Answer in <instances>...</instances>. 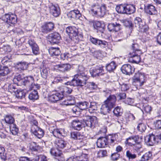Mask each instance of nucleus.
I'll return each instance as SVG.
<instances>
[{"label":"nucleus","instance_id":"1","mask_svg":"<svg viewBox=\"0 0 161 161\" xmlns=\"http://www.w3.org/2000/svg\"><path fill=\"white\" fill-rule=\"evenodd\" d=\"M89 78V76L84 68L82 66H79L77 74L74 76L71 81H68L65 83V84L73 86H82L86 84V90L91 92L93 91L96 90L98 87L97 84L93 82L86 83V81Z\"/></svg>","mask_w":161,"mask_h":161},{"label":"nucleus","instance_id":"2","mask_svg":"<svg viewBox=\"0 0 161 161\" xmlns=\"http://www.w3.org/2000/svg\"><path fill=\"white\" fill-rule=\"evenodd\" d=\"M116 97L114 95H110L102 105L100 109L101 113L103 114H108L115 106Z\"/></svg>","mask_w":161,"mask_h":161},{"label":"nucleus","instance_id":"3","mask_svg":"<svg viewBox=\"0 0 161 161\" xmlns=\"http://www.w3.org/2000/svg\"><path fill=\"white\" fill-rule=\"evenodd\" d=\"M66 32L68 35L70 39V43L74 45L77 43L79 41V36L80 35L79 33L78 29L75 26H69L66 28Z\"/></svg>","mask_w":161,"mask_h":161},{"label":"nucleus","instance_id":"4","mask_svg":"<svg viewBox=\"0 0 161 161\" xmlns=\"http://www.w3.org/2000/svg\"><path fill=\"white\" fill-rule=\"evenodd\" d=\"M115 9L119 14H133L136 10L135 5L133 4H120L117 5Z\"/></svg>","mask_w":161,"mask_h":161},{"label":"nucleus","instance_id":"5","mask_svg":"<svg viewBox=\"0 0 161 161\" xmlns=\"http://www.w3.org/2000/svg\"><path fill=\"white\" fill-rule=\"evenodd\" d=\"M142 138L138 135L131 136L127 139L125 142L126 144L133 147L136 150L142 147Z\"/></svg>","mask_w":161,"mask_h":161},{"label":"nucleus","instance_id":"6","mask_svg":"<svg viewBox=\"0 0 161 161\" xmlns=\"http://www.w3.org/2000/svg\"><path fill=\"white\" fill-rule=\"evenodd\" d=\"M91 11L93 15H97L101 17L104 16L107 11L106 5L104 4H102L101 6L98 4L92 5Z\"/></svg>","mask_w":161,"mask_h":161},{"label":"nucleus","instance_id":"7","mask_svg":"<svg viewBox=\"0 0 161 161\" xmlns=\"http://www.w3.org/2000/svg\"><path fill=\"white\" fill-rule=\"evenodd\" d=\"M72 91L71 88L65 86L63 88V92L52 94L50 97L49 99L51 102L55 103L62 99L67 95L70 94Z\"/></svg>","mask_w":161,"mask_h":161},{"label":"nucleus","instance_id":"8","mask_svg":"<svg viewBox=\"0 0 161 161\" xmlns=\"http://www.w3.org/2000/svg\"><path fill=\"white\" fill-rule=\"evenodd\" d=\"M134 24L135 27L138 28L139 31L146 32L148 29V26L139 17H136L134 19Z\"/></svg>","mask_w":161,"mask_h":161},{"label":"nucleus","instance_id":"9","mask_svg":"<svg viewBox=\"0 0 161 161\" xmlns=\"http://www.w3.org/2000/svg\"><path fill=\"white\" fill-rule=\"evenodd\" d=\"M132 80L134 85L141 86L145 82L144 75L141 73H137L133 77Z\"/></svg>","mask_w":161,"mask_h":161},{"label":"nucleus","instance_id":"10","mask_svg":"<svg viewBox=\"0 0 161 161\" xmlns=\"http://www.w3.org/2000/svg\"><path fill=\"white\" fill-rule=\"evenodd\" d=\"M2 19L9 24H15L17 22L16 16L13 14H6L2 16Z\"/></svg>","mask_w":161,"mask_h":161},{"label":"nucleus","instance_id":"11","mask_svg":"<svg viewBox=\"0 0 161 161\" xmlns=\"http://www.w3.org/2000/svg\"><path fill=\"white\" fill-rule=\"evenodd\" d=\"M103 66L101 65H97L90 69V72L92 77H96L102 75L104 74Z\"/></svg>","mask_w":161,"mask_h":161},{"label":"nucleus","instance_id":"12","mask_svg":"<svg viewBox=\"0 0 161 161\" xmlns=\"http://www.w3.org/2000/svg\"><path fill=\"white\" fill-rule=\"evenodd\" d=\"M97 119L95 116L91 117L90 116H86L83 119V123H85V125L87 127L92 128L95 127V124Z\"/></svg>","mask_w":161,"mask_h":161},{"label":"nucleus","instance_id":"13","mask_svg":"<svg viewBox=\"0 0 161 161\" xmlns=\"http://www.w3.org/2000/svg\"><path fill=\"white\" fill-rule=\"evenodd\" d=\"M10 71L7 66H1L0 68V80L4 81L7 80L8 75Z\"/></svg>","mask_w":161,"mask_h":161},{"label":"nucleus","instance_id":"14","mask_svg":"<svg viewBox=\"0 0 161 161\" xmlns=\"http://www.w3.org/2000/svg\"><path fill=\"white\" fill-rule=\"evenodd\" d=\"M139 53L130 52L129 54V61L132 63L138 64L141 61Z\"/></svg>","mask_w":161,"mask_h":161},{"label":"nucleus","instance_id":"15","mask_svg":"<svg viewBox=\"0 0 161 161\" xmlns=\"http://www.w3.org/2000/svg\"><path fill=\"white\" fill-rule=\"evenodd\" d=\"M67 16L69 19L72 20L79 19L81 16V14L77 9L71 10L67 13Z\"/></svg>","mask_w":161,"mask_h":161},{"label":"nucleus","instance_id":"16","mask_svg":"<svg viewBox=\"0 0 161 161\" xmlns=\"http://www.w3.org/2000/svg\"><path fill=\"white\" fill-rule=\"evenodd\" d=\"M49 39L51 43L58 44L61 39V37L58 33L54 32L49 35Z\"/></svg>","mask_w":161,"mask_h":161},{"label":"nucleus","instance_id":"17","mask_svg":"<svg viewBox=\"0 0 161 161\" xmlns=\"http://www.w3.org/2000/svg\"><path fill=\"white\" fill-rule=\"evenodd\" d=\"M134 68L129 64H124L121 68L122 73L128 75L131 74L134 72Z\"/></svg>","mask_w":161,"mask_h":161},{"label":"nucleus","instance_id":"18","mask_svg":"<svg viewBox=\"0 0 161 161\" xmlns=\"http://www.w3.org/2000/svg\"><path fill=\"white\" fill-rule=\"evenodd\" d=\"M50 13L53 16L57 17L60 15V11L59 7L52 4L49 7Z\"/></svg>","mask_w":161,"mask_h":161},{"label":"nucleus","instance_id":"19","mask_svg":"<svg viewBox=\"0 0 161 161\" xmlns=\"http://www.w3.org/2000/svg\"><path fill=\"white\" fill-rule=\"evenodd\" d=\"M54 28V24L53 23H46L42 27V31L43 33H47L51 31Z\"/></svg>","mask_w":161,"mask_h":161},{"label":"nucleus","instance_id":"20","mask_svg":"<svg viewBox=\"0 0 161 161\" xmlns=\"http://www.w3.org/2000/svg\"><path fill=\"white\" fill-rule=\"evenodd\" d=\"M109 140V137H99L97 142V145L98 147H104L108 144Z\"/></svg>","mask_w":161,"mask_h":161},{"label":"nucleus","instance_id":"21","mask_svg":"<svg viewBox=\"0 0 161 161\" xmlns=\"http://www.w3.org/2000/svg\"><path fill=\"white\" fill-rule=\"evenodd\" d=\"M88 156L83 154L80 156H74L69 158L66 161H88Z\"/></svg>","mask_w":161,"mask_h":161},{"label":"nucleus","instance_id":"22","mask_svg":"<svg viewBox=\"0 0 161 161\" xmlns=\"http://www.w3.org/2000/svg\"><path fill=\"white\" fill-rule=\"evenodd\" d=\"M93 27L95 29L97 30V32L103 33L105 25L101 21H95L93 22Z\"/></svg>","mask_w":161,"mask_h":161},{"label":"nucleus","instance_id":"23","mask_svg":"<svg viewBox=\"0 0 161 161\" xmlns=\"http://www.w3.org/2000/svg\"><path fill=\"white\" fill-rule=\"evenodd\" d=\"M70 136L72 139L77 140L79 142H82L84 138V136L80 132L78 131L72 132L70 133Z\"/></svg>","mask_w":161,"mask_h":161},{"label":"nucleus","instance_id":"24","mask_svg":"<svg viewBox=\"0 0 161 161\" xmlns=\"http://www.w3.org/2000/svg\"><path fill=\"white\" fill-rule=\"evenodd\" d=\"M73 128L75 130H80L82 128L84 127L82 120L75 119L73 121L72 124Z\"/></svg>","mask_w":161,"mask_h":161},{"label":"nucleus","instance_id":"25","mask_svg":"<svg viewBox=\"0 0 161 161\" xmlns=\"http://www.w3.org/2000/svg\"><path fill=\"white\" fill-rule=\"evenodd\" d=\"M121 28V25L117 22L110 23L108 25V29L109 31L117 32Z\"/></svg>","mask_w":161,"mask_h":161},{"label":"nucleus","instance_id":"26","mask_svg":"<svg viewBox=\"0 0 161 161\" xmlns=\"http://www.w3.org/2000/svg\"><path fill=\"white\" fill-rule=\"evenodd\" d=\"M40 71L42 77L45 79V81L43 82V84L45 85L47 82L46 79L50 73L49 69L48 68L43 66L41 68Z\"/></svg>","mask_w":161,"mask_h":161},{"label":"nucleus","instance_id":"27","mask_svg":"<svg viewBox=\"0 0 161 161\" xmlns=\"http://www.w3.org/2000/svg\"><path fill=\"white\" fill-rule=\"evenodd\" d=\"M34 126L31 127V130L32 133H33L36 137L38 138H42L44 135V131L41 128H38L34 129Z\"/></svg>","mask_w":161,"mask_h":161},{"label":"nucleus","instance_id":"28","mask_svg":"<svg viewBox=\"0 0 161 161\" xmlns=\"http://www.w3.org/2000/svg\"><path fill=\"white\" fill-rule=\"evenodd\" d=\"M68 142L64 139L58 138L55 141L56 146L60 149H63L66 147Z\"/></svg>","mask_w":161,"mask_h":161},{"label":"nucleus","instance_id":"29","mask_svg":"<svg viewBox=\"0 0 161 161\" xmlns=\"http://www.w3.org/2000/svg\"><path fill=\"white\" fill-rule=\"evenodd\" d=\"M146 13L151 15H154L156 16L157 14V11L155 7L152 5H149L145 8Z\"/></svg>","mask_w":161,"mask_h":161},{"label":"nucleus","instance_id":"30","mask_svg":"<svg viewBox=\"0 0 161 161\" xmlns=\"http://www.w3.org/2000/svg\"><path fill=\"white\" fill-rule=\"evenodd\" d=\"M145 141L149 146H153L156 144L155 135L153 134L146 136L145 138Z\"/></svg>","mask_w":161,"mask_h":161},{"label":"nucleus","instance_id":"31","mask_svg":"<svg viewBox=\"0 0 161 161\" xmlns=\"http://www.w3.org/2000/svg\"><path fill=\"white\" fill-rule=\"evenodd\" d=\"M48 51L50 55L53 57L59 56L61 53L60 50L58 47H51L49 48Z\"/></svg>","mask_w":161,"mask_h":161},{"label":"nucleus","instance_id":"32","mask_svg":"<svg viewBox=\"0 0 161 161\" xmlns=\"http://www.w3.org/2000/svg\"><path fill=\"white\" fill-rule=\"evenodd\" d=\"M24 76L19 74L15 75L13 79V81L18 85L21 86L23 85L24 83Z\"/></svg>","mask_w":161,"mask_h":161},{"label":"nucleus","instance_id":"33","mask_svg":"<svg viewBox=\"0 0 161 161\" xmlns=\"http://www.w3.org/2000/svg\"><path fill=\"white\" fill-rule=\"evenodd\" d=\"M59 70L65 72L69 71L71 69V65L68 64H61L58 65Z\"/></svg>","mask_w":161,"mask_h":161},{"label":"nucleus","instance_id":"34","mask_svg":"<svg viewBox=\"0 0 161 161\" xmlns=\"http://www.w3.org/2000/svg\"><path fill=\"white\" fill-rule=\"evenodd\" d=\"M34 81V79L33 76H28L25 77H24V85H28L29 86L31 85L32 86Z\"/></svg>","mask_w":161,"mask_h":161},{"label":"nucleus","instance_id":"35","mask_svg":"<svg viewBox=\"0 0 161 161\" xmlns=\"http://www.w3.org/2000/svg\"><path fill=\"white\" fill-rule=\"evenodd\" d=\"M28 65V64L27 63L21 61L17 64L16 67L19 70H23L27 69Z\"/></svg>","mask_w":161,"mask_h":161},{"label":"nucleus","instance_id":"36","mask_svg":"<svg viewBox=\"0 0 161 161\" xmlns=\"http://www.w3.org/2000/svg\"><path fill=\"white\" fill-rule=\"evenodd\" d=\"M63 132L62 129H55L53 130L52 133L55 137L60 138L62 136H64Z\"/></svg>","mask_w":161,"mask_h":161},{"label":"nucleus","instance_id":"37","mask_svg":"<svg viewBox=\"0 0 161 161\" xmlns=\"http://www.w3.org/2000/svg\"><path fill=\"white\" fill-rule=\"evenodd\" d=\"M50 152L52 156L56 157H60L62 154L61 151L56 148H51Z\"/></svg>","mask_w":161,"mask_h":161},{"label":"nucleus","instance_id":"38","mask_svg":"<svg viewBox=\"0 0 161 161\" xmlns=\"http://www.w3.org/2000/svg\"><path fill=\"white\" fill-rule=\"evenodd\" d=\"M77 104L81 110L87 109L89 105V103L86 101L79 102L77 103Z\"/></svg>","mask_w":161,"mask_h":161},{"label":"nucleus","instance_id":"39","mask_svg":"<svg viewBox=\"0 0 161 161\" xmlns=\"http://www.w3.org/2000/svg\"><path fill=\"white\" fill-rule=\"evenodd\" d=\"M28 97L30 100L33 101H35L38 99V95L37 91L35 89H34V90L29 94Z\"/></svg>","mask_w":161,"mask_h":161},{"label":"nucleus","instance_id":"40","mask_svg":"<svg viewBox=\"0 0 161 161\" xmlns=\"http://www.w3.org/2000/svg\"><path fill=\"white\" fill-rule=\"evenodd\" d=\"M117 67L115 62L112 61L106 66V69L110 72L113 71Z\"/></svg>","mask_w":161,"mask_h":161},{"label":"nucleus","instance_id":"41","mask_svg":"<svg viewBox=\"0 0 161 161\" xmlns=\"http://www.w3.org/2000/svg\"><path fill=\"white\" fill-rule=\"evenodd\" d=\"M10 130L11 133L14 135H17L19 132V129L15 124H11L10 125Z\"/></svg>","mask_w":161,"mask_h":161},{"label":"nucleus","instance_id":"42","mask_svg":"<svg viewBox=\"0 0 161 161\" xmlns=\"http://www.w3.org/2000/svg\"><path fill=\"white\" fill-rule=\"evenodd\" d=\"M126 156L130 161L136 158L137 157L136 154L130 150L126 151Z\"/></svg>","mask_w":161,"mask_h":161},{"label":"nucleus","instance_id":"43","mask_svg":"<svg viewBox=\"0 0 161 161\" xmlns=\"http://www.w3.org/2000/svg\"><path fill=\"white\" fill-rule=\"evenodd\" d=\"M152 153L150 152H148L142 156L140 160L146 161L150 160L152 159Z\"/></svg>","mask_w":161,"mask_h":161},{"label":"nucleus","instance_id":"44","mask_svg":"<svg viewBox=\"0 0 161 161\" xmlns=\"http://www.w3.org/2000/svg\"><path fill=\"white\" fill-rule=\"evenodd\" d=\"M97 107L95 102H91L90 103V106L88 110L90 113H92L97 110Z\"/></svg>","mask_w":161,"mask_h":161},{"label":"nucleus","instance_id":"45","mask_svg":"<svg viewBox=\"0 0 161 161\" xmlns=\"http://www.w3.org/2000/svg\"><path fill=\"white\" fill-rule=\"evenodd\" d=\"M16 96L18 99H21L24 98L25 96V93L23 90H17L15 92Z\"/></svg>","mask_w":161,"mask_h":161},{"label":"nucleus","instance_id":"46","mask_svg":"<svg viewBox=\"0 0 161 161\" xmlns=\"http://www.w3.org/2000/svg\"><path fill=\"white\" fill-rule=\"evenodd\" d=\"M5 122L11 125V124H14V119L11 116L7 115L5 118Z\"/></svg>","mask_w":161,"mask_h":161},{"label":"nucleus","instance_id":"47","mask_svg":"<svg viewBox=\"0 0 161 161\" xmlns=\"http://www.w3.org/2000/svg\"><path fill=\"white\" fill-rule=\"evenodd\" d=\"M90 40L92 43L96 45L99 46L100 42H101V40L93 37L92 36H90Z\"/></svg>","mask_w":161,"mask_h":161},{"label":"nucleus","instance_id":"48","mask_svg":"<svg viewBox=\"0 0 161 161\" xmlns=\"http://www.w3.org/2000/svg\"><path fill=\"white\" fill-rule=\"evenodd\" d=\"M121 22L123 23V25L126 27L131 28L133 26V24L131 21L127 19H123L121 20Z\"/></svg>","mask_w":161,"mask_h":161},{"label":"nucleus","instance_id":"49","mask_svg":"<svg viewBox=\"0 0 161 161\" xmlns=\"http://www.w3.org/2000/svg\"><path fill=\"white\" fill-rule=\"evenodd\" d=\"M113 113L114 115L116 116H120L122 114L121 108L118 106L117 107L114 108L113 111Z\"/></svg>","mask_w":161,"mask_h":161},{"label":"nucleus","instance_id":"50","mask_svg":"<svg viewBox=\"0 0 161 161\" xmlns=\"http://www.w3.org/2000/svg\"><path fill=\"white\" fill-rule=\"evenodd\" d=\"M137 130L140 132L144 131L146 129V125L143 123H139L137 126Z\"/></svg>","mask_w":161,"mask_h":161},{"label":"nucleus","instance_id":"51","mask_svg":"<svg viewBox=\"0 0 161 161\" xmlns=\"http://www.w3.org/2000/svg\"><path fill=\"white\" fill-rule=\"evenodd\" d=\"M8 90L11 92H14L15 93L17 91V89L16 88V86L14 84H10L8 86Z\"/></svg>","mask_w":161,"mask_h":161},{"label":"nucleus","instance_id":"52","mask_svg":"<svg viewBox=\"0 0 161 161\" xmlns=\"http://www.w3.org/2000/svg\"><path fill=\"white\" fill-rule=\"evenodd\" d=\"M71 57V56L68 53H62L60 56V58L63 60H64L66 59L68 60L69 58H70Z\"/></svg>","mask_w":161,"mask_h":161},{"label":"nucleus","instance_id":"53","mask_svg":"<svg viewBox=\"0 0 161 161\" xmlns=\"http://www.w3.org/2000/svg\"><path fill=\"white\" fill-rule=\"evenodd\" d=\"M132 51L131 52L139 53H141V51L139 49L138 45L137 44H133L132 45Z\"/></svg>","mask_w":161,"mask_h":161},{"label":"nucleus","instance_id":"54","mask_svg":"<svg viewBox=\"0 0 161 161\" xmlns=\"http://www.w3.org/2000/svg\"><path fill=\"white\" fill-rule=\"evenodd\" d=\"M33 53L35 55H38L39 53V49L37 45L31 47Z\"/></svg>","mask_w":161,"mask_h":161},{"label":"nucleus","instance_id":"55","mask_svg":"<svg viewBox=\"0 0 161 161\" xmlns=\"http://www.w3.org/2000/svg\"><path fill=\"white\" fill-rule=\"evenodd\" d=\"M116 98H117L118 100H122L125 99L126 97V94L125 92H121L117 93L116 94V97L114 96Z\"/></svg>","mask_w":161,"mask_h":161},{"label":"nucleus","instance_id":"56","mask_svg":"<svg viewBox=\"0 0 161 161\" xmlns=\"http://www.w3.org/2000/svg\"><path fill=\"white\" fill-rule=\"evenodd\" d=\"M143 110L147 113H150L152 110L151 107L146 104L143 105Z\"/></svg>","mask_w":161,"mask_h":161},{"label":"nucleus","instance_id":"57","mask_svg":"<svg viewBox=\"0 0 161 161\" xmlns=\"http://www.w3.org/2000/svg\"><path fill=\"white\" fill-rule=\"evenodd\" d=\"M155 136L156 144L161 143V133H158L155 135Z\"/></svg>","mask_w":161,"mask_h":161},{"label":"nucleus","instance_id":"58","mask_svg":"<svg viewBox=\"0 0 161 161\" xmlns=\"http://www.w3.org/2000/svg\"><path fill=\"white\" fill-rule=\"evenodd\" d=\"M64 97L66 99L67 101L71 103L73 105L75 103V101L74 100V97L72 96H67L66 97Z\"/></svg>","mask_w":161,"mask_h":161},{"label":"nucleus","instance_id":"59","mask_svg":"<svg viewBox=\"0 0 161 161\" xmlns=\"http://www.w3.org/2000/svg\"><path fill=\"white\" fill-rule=\"evenodd\" d=\"M90 52L92 53V54L96 58H97L99 56V54H101V51L100 50L93 51L92 50H90Z\"/></svg>","mask_w":161,"mask_h":161},{"label":"nucleus","instance_id":"60","mask_svg":"<svg viewBox=\"0 0 161 161\" xmlns=\"http://www.w3.org/2000/svg\"><path fill=\"white\" fill-rule=\"evenodd\" d=\"M119 154L117 153H115L112 154L111 158L113 160H117L119 158Z\"/></svg>","mask_w":161,"mask_h":161},{"label":"nucleus","instance_id":"61","mask_svg":"<svg viewBox=\"0 0 161 161\" xmlns=\"http://www.w3.org/2000/svg\"><path fill=\"white\" fill-rule=\"evenodd\" d=\"M81 110L80 108L78 107V105L74 106L72 109V111L75 114H78Z\"/></svg>","mask_w":161,"mask_h":161},{"label":"nucleus","instance_id":"62","mask_svg":"<svg viewBox=\"0 0 161 161\" xmlns=\"http://www.w3.org/2000/svg\"><path fill=\"white\" fill-rule=\"evenodd\" d=\"M28 43L31 47L35 46V45H37L34 40L31 39H30L28 41Z\"/></svg>","mask_w":161,"mask_h":161},{"label":"nucleus","instance_id":"63","mask_svg":"<svg viewBox=\"0 0 161 161\" xmlns=\"http://www.w3.org/2000/svg\"><path fill=\"white\" fill-rule=\"evenodd\" d=\"M108 45V42L105 41L101 40L99 46L101 47L105 48L107 47Z\"/></svg>","mask_w":161,"mask_h":161},{"label":"nucleus","instance_id":"64","mask_svg":"<svg viewBox=\"0 0 161 161\" xmlns=\"http://www.w3.org/2000/svg\"><path fill=\"white\" fill-rule=\"evenodd\" d=\"M156 129H160L161 128V120H158L154 123Z\"/></svg>","mask_w":161,"mask_h":161}]
</instances>
